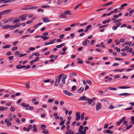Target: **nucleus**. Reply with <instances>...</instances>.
<instances>
[{
  "label": "nucleus",
  "instance_id": "f257e3e1",
  "mask_svg": "<svg viewBox=\"0 0 134 134\" xmlns=\"http://www.w3.org/2000/svg\"><path fill=\"white\" fill-rule=\"evenodd\" d=\"M66 15H71V13L70 10H67L64 11L63 13L60 16L63 18H66Z\"/></svg>",
  "mask_w": 134,
  "mask_h": 134
},
{
  "label": "nucleus",
  "instance_id": "f03ea898",
  "mask_svg": "<svg viewBox=\"0 0 134 134\" xmlns=\"http://www.w3.org/2000/svg\"><path fill=\"white\" fill-rule=\"evenodd\" d=\"M102 108V104L99 103L98 102L97 104L96 109L97 111H98L100 110Z\"/></svg>",
  "mask_w": 134,
  "mask_h": 134
},
{
  "label": "nucleus",
  "instance_id": "7ed1b4c3",
  "mask_svg": "<svg viewBox=\"0 0 134 134\" xmlns=\"http://www.w3.org/2000/svg\"><path fill=\"white\" fill-rule=\"evenodd\" d=\"M12 9H9L7 10H5L2 11L4 15H5L10 13L12 11Z\"/></svg>",
  "mask_w": 134,
  "mask_h": 134
},
{
  "label": "nucleus",
  "instance_id": "20e7f679",
  "mask_svg": "<svg viewBox=\"0 0 134 134\" xmlns=\"http://www.w3.org/2000/svg\"><path fill=\"white\" fill-rule=\"evenodd\" d=\"M64 93L66 94L67 95L69 96H73L74 94L70 92L67 90H64L63 91Z\"/></svg>",
  "mask_w": 134,
  "mask_h": 134
},
{
  "label": "nucleus",
  "instance_id": "39448f33",
  "mask_svg": "<svg viewBox=\"0 0 134 134\" xmlns=\"http://www.w3.org/2000/svg\"><path fill=\"white\" fill-rule=\"evenodd\" d=\"M13 19L12 18H10L7 20H6L4 19L3 20V21L4 22V23L5 24L8 22L11 21L13 20Z\"/></svg>",
  "mask_w": 134,
  "mask_h": 134
},
{
  "label": "nucleus",
  "instance_id": "423d86ee",
  "mask_svg": "<svg viewBox=\"0 0 134 134\" xmlns=\"http://www.w3.org/2000/svg\"><path fill=\"white\" fill-rule=\"evenodd\" d=\"M55 79L56 80V81L55 83V86H57L59 84L60 80L58 79L57 78L55 77Z\"/></svg>",
  "mask_w": 134,
  "mask_h": 134
},
{
  "label": "nucleus",
  "instance_id": "0eeeda50",
  "mask_svg": "<svg viewBox=\"0 0 134 134\" xmlns=\"http://www.w3.org/2000/svg\"><path fill=\"white\" fill-rule=\"evenodd\" d=\"M126 118V117H123L120 120L119 122H118L117 123V125L119 126L122 123V121H124Z\"/></svg>",
  "mask_w": 134,
  "mask_h": 134
},
{
  "label": "nucleus",
  "instance_id": "6e6552de",
  "mask_svg": "<svg viewBox=\"0 0 134 134\" xmlns=\"http://www.w3.org/2000/svg\"><path fill=\"white\" fill-rule=\"evenodd\" d=\"M83 128V125H81L80 126L79 129L78 131L80 134H82V130Z\"/></svg>",
  "mask_w": 134,
  "mask_h": 134
},
{
  "label": "nucleus",
  "instance_id": "1a4fd4ad",
  "mask_svg": "<svg viewBox=\"0 0 134 134\" xmlns=\"http://www.w3.org/2000/svg\"><path fill=\"white\" fill-rule=\"evenodd\" d=\"M26 15H21L20 17L21 19V21L24 20L26 19Z\"/></svg>",
  "mask_w": 134,
  "mask_h": 134
},
{
  "label": "nucleus",
  "instance_id": "9d476101",
  "mask_svg": "<svg viewBox=\"0 0 134 134\" xmlns=\"http://www.w3.org/2000/svg\"><path fill=\"white\" fill-rule=\"evenodd\" d=\"M67 77L66 75H65L63 76L62 79V82L63 84H65V79Z\"/></svg>",
  "mask_w": 134,
  "mask_h": 134
},
{
  "label": "nucleus",
  "instance_id": "9b49d317",
  "mask_svg": "<svg viewBox=\"0 0 134 134\" xmlns=\"http://www.w3.org/2000/svg\"><path fill=\"white\" fill-rule=\"evenodd\" d=\"M87 98L85 96L79 98L78 100H86Z\"/></svg>",
  "mask_w": 134,
  "mask_h": 134
},
{
  "label": "nucleus",
  "instance_id": "f8f14e48",
  "mask_svg": "<svg viewBox=\"0 0 134 134\" xmlns=\"http://www.w3.org/2000/svg\"><path fill=\"white\" fill-rule=\"evenodd\" d=\"M11 27V25H5L2 26V28L5 29H7Z\"/></svg>",
  "mask_w": 134,
  "mask_h": 134
},
{
  "label": "nucleus",
  "instance_id": "ddd939ff",
  "mask_svg": "<svg viewBox=\"0 0 134 134\" xmlns=\"http://www.w3.org/2000/svg\"><path fill=\"white\" fill-rule=\"evenodd\" d=\"M88 101L86 102L88 104L90 105L91 104L92 102L93 101V99H89L87 98L86 100Z\"/></svg>",
  "mask_w": 134,
  "mask_h": 134
},
{
  "label": "nucleus",
  "instance_id": "4468645a",
  "mask_svg": "<svg viewBox=\"0 0 134 134\" xmlns=\"http://www.w3.org/2000/svg\"><path fill=\"white\" fill-rule=\"evenodd\" d=\"M118 88L126 89L130 88L131 87L130 86H128V87H126L125 86H119L118 87Z\"/></svg>",
  "mask_w": 134,
  "mask_h": 134
},
{
  "label": "nucleus",
  "instance_id": "2eb2a0df",
  "mask_svg": "<svg viewBox=\"0 0 134 134\" xmlns=\"http://www.w3.org/2000/svg\"><path fill=\"white\" fill-rule=\"evenodd\" d=\"M88 127H85L84 128V130L82 131V134H86V130L88 129Z\"/></svg>",
  "mask_w": 134,
  "mask_h": 134
},
{
  "label": "nucleus",
  "instance_id": "dca6fc26",
  "mask_svg": "<svg viewBox=\"0 0 134 134\" xmlns=\"http://www.w3.org/2000/svg\"><path fill=\"white\" fill-rule=\"evenodd\" d=\"M84 89L83 87H81L77 90V92L78 93H80Z\"/></svg>",
  "mask_w": 134,
  "mask_h": 134
},
{
  "label": "nucleus",
  "instance_id": "f3484780",
  "mask_svg": "<svg viewBox=\"0 0 134 134\" xmlns=\"http://www.w3.org/2000/svg\"><path fill=\"white\" fill-rule=\"evenodd\" d=\"M113 3L112 2H110L107 3L105 4H104L103 5V7H105L107 6H108L109 5H111Z\"/></svg>",
  "mask_w": 134,
  "mask_h": 134
},
{
  "label": "nucleus",
  "instance_id": "a211bd4d",
  "mask_svg": "<svg viewBox=\"0 0 134 134\" xmlns=\"http://www.w3.org/2000/svg\"><path fill=\"white\" fill-rule=\"evenodd\" d=\"M43 21L44 23H46L48 22H49L50 21V20H49L47 18H44L43 19Z\"/></svg>",
  "mask_w": 134,
  "mask_h": 134
},
{
  "label": "nucleus",
  "instance_id": "6ab92c4d",
  "mask_svg": "<svg viewBox=\"0 0 134 134\" xmlns=\"http://www.w3.org/2000/svg\"><path fill=\"white\" fill-rule=\"evenodd\" d=\"M130 94L129 93H122L121 94H119V96H129L130 95Z\"/></svg>",
  "mask_w": 134,
  "mask_h": 134
},
{
  "label": "nucleus",
  "instance_id": "aec40b11",
  "mask_svg": "<svg viewBox=\"0 0 134 134\" xmlns=\"http://www.w3.org/2000/svg\"><path fill=\"white\" fill-rule=\"evenodd\" d=\"M127 4L126 3H124L122 4L121 5V7L119 8V9L120 10L122 9L124 7V6H127Z\"/></svg>",
  "mask_w": 134,
  "mask_h": 134
},
{
  "label": "nucleus",
  "instance_id": "412c9836",
  "mask_svg": "<svg viewBox=\"0 0 134 134\" xmlns=\"http://www.w3.org/2000/svg\"><path fill=\"white\" fill-rule=\"evenodd\" d=\"M11 46L10 44H7L4 46L2 48L3 49H6L9 48Z\"/></svg>",
  "mask_w": 134,
  "mask_h": 134
},
{
  "label": "nucleus",
  "instance_id": "4be33fe9",
  "mask_svg": "<svg viewBox=\"0 0 134 134\" xmlns=\"http://www.w3.org/2000/svg\"><path fill=\"white\" fill-rule=\"evenodd\" d=\"M41 38H42L43 40H45L49 38V37L48 36H41Z\"/></svg>",
  "mask_w": 134,
  "mask_h": 134
},
{
  "label": "nucleus",
  "instance_id": "5701e85b",
  "mask_svg": "<svg viewBox=\"0 0 134 134\" xmlns=\"http://www.w3.org/2000/svg\"><path fill=\"white\" fill-rule=\"evenodd\" d=\"M65 45L64 43H62L60 45H57L56 47L57 48H59L62 47Z\"/></svg>",
  "mask_w": 134,
  "mask_h": 134
},
{
  "label": "nucleus",
  "instance_id": "b1692460",
  "mask_svg": "<svg viewBox=\"0 0 134 134\" xmlns=\"http://www.w3.org/2000/svg\"><path fill=\"white\" fill-rule=\"evenodd\" d=\"M82 4V3H81L77 5L74 8V10H76L78 8L80 7V5Z\"/></svg>",
  "mask_w": 134,
  "mask_h": 134
},
{
  "label": "nucleus",
  "instance_id": "393cba45",
  "mask_svg": "<svg viewBox=\"0 0 134 134\" xmlns=\"http://www.w3.org/2000/svg\"><path fill=\"white\" fill-rule=\"evenodd\" d=\"M64 75V74H60L59 75L58 77L56 76L55 77L61 80L62 77Z\"/></svg>",
  "mask_w": 134,
  "mask_h": 134
},
{
  "label": "nucleus",
  "instance_id": "a878e982",
  "mask_svg": "<svg viewBox=\"0 0 134 134\" xmlns=\"http://www.w3.org/2000/svg\"><path fill=\"white\" fill-rule=\"evenodd\" d=\"M106 133L109 134H112L113 133V132L110 130H106Z\"/></svg>",
  "mask_w": 134,
  "mask_h": 134
},
{
  "label": "nucleus",
  "instance_id": "bb28decb",
  "mask_svg": "<svg viewBox=\"0 0 134 134\" xmlns=\"http://www.w3.org/2000/svg\"><path fill=\"white\" fill-rule=\"evenodd\" d=\"M30 83L29 82H28L27 83H26V88L27 89H29L30 88Z\"/></svg>",
  "mask_w": 134,
  "mask_h": 134
},
{
  "label": "nucleus",
  "instance_id": "cd10ccee",
  "mask_svg": "<svg viewBox=\"0 0 134 134\" xmlns=\"http://www.w3.org/2000/svg\"><path fill=\"white\" fill-rule=\"evenodd\" d=\"M15 110V108H14V106L13 105H12L11 106L10 109V111L12 112H13Z\"/></svg>",
  "mask_w": 134,
  "mask_h": 134
},
{
  "label": "nucleus",
  "instance_id": "c85d7f7f",
  "mask_svg": "<svg viewBox=\"0 0 134 134\" xmlns=\"http://www.w3.org/2000/svg\"><path fill=\"white\" fill-rule=\"evenodd\" d=\"M20 21V20L19 19H15L13 21V23H17L18 22H19Z\"/></svg>",
  "mask_w": 134,
  "mask_h": 134
},
{
  "label": "nucleus",
  "instance_id": "c756f323",
  "mask_svg": "<svg viewBox=\"0 0 134 134\" xmlns=\"http://www.w3.org/2000/svg\"><path fill=\"white\" fill-rule=\"evenodd\" d=\"M76 74L75 72H72L71 73L70 75V77H72L73 76H76Z\"/></svg>",
  "mask_w": 134,
  "mask_h": 134
},
{
  "label": "nucleus",
  "instance_id": "7c9ffc66",
  "mask_svg": "<svg viewBox=\"0 0 134 134\" xmlns=\"http://www.w3.org/2000/svg\"><path fill=\"white\" fill-rule=\"evenodd\" d=\"M113 104L112 103L110 104V106L109 107V108L110 109H113L114 108V107L112 105Z\"/></svg>",
  "mask_w": 134,
  "mask_h": 134
},
{
  "label": "nucleus",
  "instance_id": "2f4dec72",
  "mask_svg": "<svg viewBox=\"0 0 134 134\" xmlns=\"http://www.w3.org/2000/svg\"><path fill=\"white\" fill-rule=\"evenodd\" d=\"M36 126L35 125H33V127L34 129H33V131L34 132H35L37 130V129L36 128Z\"/></svg>",
  "mask_w": 134,
  "mask_h": 134
},
{
  "label": "nucleus",
  "instance_id": "473e14b6",
  "mask_svg": "<svg viewBox=\"0 0 134 134\" xmlns=\"http://www.w3.org/2000/svg\"><path fill=\"white\" fill-rule=\"evenodd\" d=\"M131 119L132 121V124H134V116L131 117Z\"/></svg>",
  "mask_w": 134,
  "mask_h": 134
},
{
  "label": "nucleus",
  "instance_id": "72a5a7b5",
  "mask_svg": "<svg viewBox=\"0 0 134 134\" xmlns=\"http://www.w3.org/2000/svg\"><path fill=\"white\" fill-rule=\"evenodd\" d=\"M133 108L132 107H130L127 108H126L125 109V110H131L132 109H133Z\"/></svg>",
  "mask_w": 134,
  "mask_h": 134
},
{
  "label": "nucleus",
  "instance_id": "f704fd0d",
  "mask_svg": "<svg viewBox=\"0 0 134 134\" xmlns=\"http://www.w3.org/2000/svg\"><path fill=\"white\" fill-rule=\"evenodd\" d=\"M108 89L110 90H117V89L116 88L111 87H109Z\"/></svg>",
  "mask_w": 134,
  "mask_h": 134
},
{
  "label": "nucleus",
  "instance_id": "c9c22d12",
  "mask_svg": "<svg viewBox=\"0 0 134 134\" xmlns=\"http://www.w3.org/2000/svg\"><path fill=\"white\" fill-rule=\"evenodd\" d=\"M48 132V130L47 129H44L43 130V132L44 133L47 134Z\"/></svg>",
  "mask_w": 134,
  "mask_h": 134
},
{
  "label": "nucleus",
  "instance_id": "e433bc0d",
  "mask_svg": "<svg viewBox=\"0 0 134 134\" xmlns=\"http://www.w3.org/2000/svg\"><path fill=\"white\" fill-rule=\"evenodd\" d=\"M122 21L121 19H116L113 22V23H114L118 22H119L120 21Z\"/></svg>",
  "mask_w": 134,
  "mask_h": 134
},
{
  "label": "nucleus",
  "instance_id": "4c0bfd02",
  "mask_svg": "<svg viewBox=\"0 0 134 134\" xmlns=\"http://www.w3.org/2000/svg\"><path fill=\"white\" fill-rule=\"evenodd\" d=\"M41 127L42 129H43L46 127V126L45 125H41Z\"/></svg>",
  "mask_w": 134,
  "mask_h": 134
},
{
  "label": "nucleus",
  "instance_id": "58836bf2",
  "mask_svg": "<svg viewBox=\"0 0 134 134\" xmlns=\"http://www.w3.org/2000/svg\"><path fill=\"white\" fill-rule=\"evenodd\" d=\"M76 87L75 85L73 86L72 88V91H74L76 89Z\"/></svg>",
  "mask_w": 134,
  "mask_h": 134
},
{
  "label": "nucleus",
  "instance_id": "ea45409f",
  "mask_svg": "<svg viewBox=\"0 0 134 134\" xmlns=\"http://www.w3.org/2000/svg\"><path fill=\"white\" fill-rule=\"evenodd\" d=\"M132 126H133V125H131L130 126H127V127L126 128V130H128L130 128H131Z\"/></svg>",
  "mask_w": 134,
  "mask_h": 134
},
{
  "label": "nucleus",
  "instance_id": "a19ab883",
  "mask_svg": "<svg viewBox=\"0 0 134 134\" xmlns=\"http://www.w3.org/2000/svg\"><path fill=\"white\" fill-rule=\"evenodd\" d=\"M85 115V113H82V114H81V120H83L84 119V116Z\"/></svg>",
  "mask_w": 134,
  "mask_h": 134
},
{
  "label": "nucleus",
  "instance_id": "79ce46f5",
  "mask_svg": "<svg viewBox=\"0 0 134 134\" xmlns=\"http://www.w3.org/2000/svg\"><path fill=\"white\" fill-rule=\"evenodd\" d=\"M32 127V126L31 125H30L28 126V128H27V130L29 131L30 129H31Z\"/></svg>",
  "mask_w": 134,
  "mask_h": 134
},
{
  "label": "nucleus",
  "instance_id": "37998d69",
  "mask_svg": "<svg viewBox=\"0 0 134 134\" xmlns=\"http://www.w3.org/2000/svg\"><path fill=\"white\" fill-rule=\"evenodd\" d=\"M5 109V108L4 107H3L2 106H0V111H2L3 110H4Z\"/></svg>",
  "mask_w": 134,
  "mask_h": 134
},
{
  "label": "nucleus",
  "instance_id": "c03bdc74",
  "mask_svg": "<svg viewBox=\"0 0 134 134\" xmlns=\"http://www.w3.org/2000/svg\"><path fill=\"white\" fill-rule=\"evenodd\" d=\"M35 55L37 56H38L40 55V54L38 53H33L32 54V55Z\"/></svg>",
  "mask_w": 134,
  "mask_h": 134
},
{
  "label": "nucleus",
  "instance_id": "a18cd8bd",
  "mask_svg": "<svg viewBox=\"0 0 134 134\" xmlns=\"http://www.w3.org/2000/svg\"><path fill=\"white\" fill-rule=\"evenodd\" d=\"M65 120H64L63 121H62L60 123V125H63L65 123Z\"/></svg>",
  "mask_w": 134,
  "mask_h": 134
},
{
  "label": "nucleus",
  "instance_id": "49530a36",
  "mask_svg": "<svg viewBox=\"0 0 134 134\" xmlns=\"http://www.w3.org/2000/svg\"><path fill=\"white\" fill-rule=\"evenodd\" d=\"M108 25L107 24V25H103V26H101L99 27V29H100V28H102V27H107V26H108Z\"/></svg>",
  "mask_w": 134,
  "mask_h": 134
},
{
  "label": "nucleus",
  "instance_id": "de8ad7c7",
  "mask_svg": "<svg viewBox=\"0 0 134 134\" xmlns=\"http://www.w3.org/2000/svg\"><path fill=\"white\" fill-rule=\"evenodd\" d=\"M115 79H118L120 77V76L119 75H116L114 76Z\"/></svg>",
  "mask_w": 134,
  "mask_h": 134
},
{
  "label": "nucleus",
  "instance_id": "09e8293b",
  "mask_svg": "<svg viewBox=\"0 0 134 134\" xmlns=\"http://www.w3.org/2000/svg\"><path fill=\"white\" fill-rule=\"evenodd\" d=\"M21 25V24L20 23H17L15 24V25L16 27H19Z\"/></svg>",
  "mask_w": 134,
  "mask_h": 134
},
{
  "label": "nucleus",
  "instance_id": "8fccbe9b",
  "mask_svg": "<svg viewBox=\"0 0 134 134\" xmlns=\"http://www.w3.org/2000/svg\"><path fill=\"white\" fill-rule=\"evenodd\" d=\"M8 59H9V60H12L14 58V56H11L9 57L8 58Z\"/></svg>",
  "mask_w": 134,
  "mask_h": 134
},
{
  "label": "nucleus",
  "instance_id": "3c124183",
  "mask_svg": "<svg viewBox=\"0 0 134 134\" xmlns=\"http://www.w3.org/2000/svg\"><path fill=\"white\" fill-rule=\"evenodd\" d=\"M119 65V64L117 63H115L112 65L113 66H118Z\"/></svg>",
  "mask_w": 134,
  "mask_h": 134
},
{
  "label": "nucleus",
  "instance_id": "603ef678",
  "mask_svg": "<svg viewBox=\"0 0 134 134\" xmlns=\"http://www.w3.org/2000/svg\"><path fill=\"white\" fill-rule=\"evenodd\" d=\"M83 48V47L82 46L80 47H79L77 49V51H81Z\"/></svg>",
  "mask_w": 134,
  "mask_h": 134
},
{
  "label": "nucleus",
  "instance_id": "864d4df0",
  "mask_svg": "<svg viewBox=\"0 0 134 134\" xmlns=\"http://www.w3.org/2000/svg\"><path fill=\"white\" fill-rule=\"evenodd\" d=\"M129 104L131 105V107H132L134 106V102H130L129 103Z\"/></svg>",
  "mask_w": 134,
  "mask_h": 134
},
{
  "label": "nucleus",
  "instance_id": "5fc2aeb1",
  "mask_svg": "<svg viewBox=\"0 0 134 134\" xmlns=\"http://www.w3.org/2000/svg\"><path fill=\"white\" fill-rule=\"evenodd\" d=\"M81 118L80 116H76V121H78Z\"/></svg>",
  "mask_w": 134,
  "mask_h": 134
},
{
  "label": "nucleus",
  "instance_id": "6e6d98bb",
  "mask_svg": "<svg viewBox=\"0 0 134 134\" xmlns=\"http://www.w3.org/2000/svg\"><path fill=\"white\" fill-rule=\"evenodd\" d=\"M91 27V25H90L86 27L87 29L88 30Z\"/></svg>",
  "mask_w": 134,
  "mask_h": 134
},
{
  "label": "nucleus",
  "instance_id": "4d7b16f0",
  "mask_svg": "<svg viewBox=\"0 0 134 134\" xmlns=\"http://www.w3.org/2000/svg\"><path fill=\"white\" fill-rule=\"evenodd\" d=\"M75 36V34L74 33H71L70 34V37L71 38H73Z\"/></svg>",
  "mask_w": 134,
  "mask_h": 134
},
{
  "label": "nucleus",
  "instance_id": "13d9d810",
  "mask_svg": "<svg viewBox=\"0 0 134 134\" xmlns=\"http://www.w3.org/2000/svg\"><path fill=\"white\" fill-rule=\"evenodd\" d=\"M18 47H14L12 49V51H13L14 50H16L17 49Z\"/></svg>",
  "mask_w": 134,
  "mask_h": 134
},
{
  "label": "nucleus",
  "instance_id": "bf43d9fd",
  "mask_svg": "<svg viewBox=\"0 0 134 134\" xmlns=\"http://www.w3.org/2000/svg\"><path fill=\"white\" fill-rule=\"evenodd\" d=\"M106 9L105 8H101L100 9H98L96 10L97 11H99L101 10H104Z\"/></svg>",
  "mask_w": 134,
  "mask_h": 134
},
{
  "label": "nucleus",
  "instance_id": "052dcab7",
  "mask_svg": "<svg viewBox=\"0 0 134 134\" xmlns=\"http://www.w3.org/2000/svg\"><path fill=\"white\" fill-rule=\"evenodd\" d=\"M43 8H50L51 6L49 5H43L42 6Z\"/></svg>",
  "mask_w": 134,
  "mask_h": 134
},
{
  "label": "nucleus",
  "instance_id": "680f3d73",
  "mask_svg": "<svg viewBox=\"0 0 134 134\" xmlns=\"http://www.w3.org/2000/svg\"><path fill=\"white\" fill-rule=\"evenodd\" d=\"M71 29V28L70 27H69L68 28H66L64 30L65 31H69Z\"/></svg>",
  "mask_w": 134,
  "mask_h": 134
},
{
  "label": "nucleus",
  "instance_id": "e2e57ef3",
  "mask_svg": "<svg viewBox=\"0 0 134 134\" xmlns=\"http://www.w3.org/2000/svg\"><path fill=\"white\" fill-rule=\"evenodd\" d=\"M21 65L20 64L16 66V68L17 69H21L20 67Z\"/></svg>",
  "mask_w": 134,
  "mask_h": 134
},
{
  "label": "nucleus",
  "instance_id": "0e129e2a",
  "mask_svg": "<svg viewBox=\"0 0 134 134\" xmlns=\"http://www.w3.org/2000/svg\"><path fill=\"white\" fill-rule=\"evenodd\" d=\"M27 55V54H21L19 55V57H21L25 56Z\"/></svg>",
  "mask_w": 134,
  "mask_h": 134
},
{
  "label": "nucleus",
  "instance_id": "69168bd1",
  "mask_svg": "<svg viewBox=\"0 0 134 134\" xmlns=\"http://www.w3.org/2000/svg\"><path fill=\"white\" fill-rule=\"evenodd\" d=\"M118 27L117 26H114L112 27V29L114 30H115Z\"/></svg>",
  "mask_w": 134,
  "mask_h": 134
},
{
  "label": "nucleus",
  "instance_id": "338daca9",
  "mask_svg": "<svg viewBox=\"0 0 134 134\" xmlns=\"http://www.w3.org/2000/svg\"><path fill=\"white\" fill-rule=\"evenodd\" d=\"M54 100V99H49L48 100V102L49 103H51V102H53V100Z\"/></svg>",
  "mask_w": 134,
  "mask_h": 134
},
{
  "label": "nucleus",
  "instance_id": "774afa93",
  "mask_svg": "<svg viewBox=\"0 0 134 134\" xmlns=\"http://www.w3.org/2000/svg\"><path fill=\"white\" fill-rule=\"evenodd\" d=\"M71 131V130H67L66 132V134H69Z\"/></svg>",
  "mask_w": 134,
  "mask_h": 134
}]
</instances>
